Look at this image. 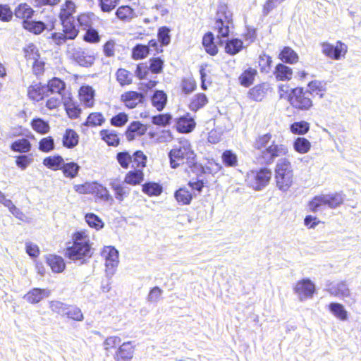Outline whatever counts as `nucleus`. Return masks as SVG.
Masks as SVG:
<instances>
[{
	"instance_id": "obj_1",
	"label": "nucleus",
	"mask_w": 361,
	"mask_h": 361,
	"mask_svg": "<svg viewBox=\"0 0 361 361\" xmlns=\"http://www.w3.org/2000/svg\"><path fill=\"white\" fill-rule=\"evenodd\" d=\"M271 133L259 135L254 143V147L260 150L259 160L262 164L270 165L275 159L288 153L286 145L276 142Z\"/></svg>"
},
{
	"instance_id": "obj_2",
	"label": "nucleus",
	"mask_w": 361,
	"mask_h": 361,
	"mask_svg": "<svg viewBox=\"0 0 361 361\" xmlns=\"http://www.w3.org/2000/svg\"><path fill=\"white\" fill-rule=\"evenodd\" d=\"M170 166L176 169L180 165L186 164L193 171L199 166L195 161V154L192 149L190 142L186 139L180 140L169 153Z\"/></svg>"
},
{
	"instance_id": "obj_3",
	"label": "nucleus",
	"mask_w": 361,
	"mask_h": 361,
	"mask_svg": "<svg viewBox=\"0 0 361 361\" xmlns=\"http://www.w3.org/2000/svg\"><path fill=\"white\" fill-rule=\"evenodd\" d=\"M66 256L70 259L85 262V257H90L92 255L90 238L85 231H78L73 235V244L66 248Z\"/></svg>"
},
{
	"instance_id": "obj_4",
	"label": "nucleus",
	"mask_w": 361,
	"mask_h": 361,
	"mask_svg": "<svg viewBox=\"0 0 361 361\" xmlns=\"http://www.w3.org/2000/svg\"><path fill=\"white\" fill-rule=\"evenodd\" d=\"M233 14L225 4H221L218 7L216 14L215 23L213 26L216 32L217 38H227L229 36L230 29L233 27Z\"/></svg>"
},
{
	"instance_id": "obj_5",
	"label": "nucleus",
	"mask_w": 361,
	"mask_h": 361,
	"mask_svg": "<svg viewBox=\"0 0 361 361\" xmlns=\"http://www.w3.org/2000/svg\"><path fill=\"white\" fill-rule=\"evenodd\" d=\"M293 176L290 162L286 158L279 159L275 169V178L279 189L286 192L292 185Z\"/></svg>"
},
{
	"instance_id": "obj_6",
	"label": "nucleus",
	"mask_w": 361,
	"mask_h": 361,
	"mask_svg": "<svg viewBox=\"0 0 361 361\" xmlns=\"http://www.w3.org/2000/svg\"><path fill=\"white\" fill-rule=\"evenodd\" d=\"M271 176V171L267 168L252 170L247 173L246 182L249 187L261 190L269 184Z\"/></svg>"
},
{
	"instance_id": "obj_7",
	"label": "nucleus",
	"mask_w": 361,
	"mask_h": 361,
	"mask_svg": "<svg viewBox=\"0 0 361 361\" xmlns=\"http://www.w3.org/2000/svg\"><path fill=\"white\" fill-rule=\"evenodd\" d=\"M288 100L291 106L298 110L307 111L313 105L310 92L305 91L302 87L292 89L288 95Z\"/></svg>"
},
{
	"instance_id": "obj_8",
	"label": "nucleus",
	"mask_w": 361,
	"mask_h": 361,
	"mask_svg": "<svg viewBox=\"0 0 361 361\" xmlns=\"http://www.w3.org/2000/svg\"><path fill=\"white\" fill-rule=\"evenodd\" d=\"M343 202L340 195H326L315 196L309 203L311 212H316L324 207L336 208Z\"/></svg>"
},
{
	"instance_id": "obj_9",
	"label": "nucleus",
	"mask_w": 361,
	"mask_h": 361,
	"mask_svg": "<svg viewBox=\"0 0 361 361\" xmlns=\"http://www.w3.org/2000/svg\"><path fill=\"white\" fill-rule=\"evenodd\" d=\"M320 47L324 55L336 61L344 58L348 51V46L341 41H337L335 44L324 42Z\"/></svg>"
},
{
	"instance_id": "obj_10",
	"label": "nucleus",
	"mask_w": 361,
	"mask_h": 361,
	"mask_svg": "<svg viewBox=\"0 0 361 361\" xmlns=\"http://www.w3.org/2000/svg\"><path fill=\"white\" fill-rule=\"evenodd\" d=\"M102 256L105 259L106 274L111 277L118 264V251L113 246L104 247Z\"/></svg>"
},
{
	"instance_id": "obj_11",
	"label": "nucleus",
	"mask_w": 361,
	"mask_h": 361,
	"mask_svg": "<svg viewBox=\"0 0 361 361\" xmlns=\"http://www.w3.org/2000/svg\"><path fill=\"white\" fill-rule=\"evenodd\" d=\"M294 292L300 301L312 298L315 292V285L309 279H303L297 282L294 287Z\"/></svg>"
},
{
	"instance_id": "obj_12",
	"label": "nucleus",
	"mask_w": 361,
	"mask_h": 361,
	"mask_svg": "<svg viewBox=\"0 0 361 361\" xmlns=\"http://www.w3.org/2000/svg\"><path fill=\"white\" fill-rule=\"evenodd\" d=\"M25 57L28 61H33L32 71L36 75H40L43 73L44 63L39 61V55L34 45L29 46L28 49L25 50Z\"/></svg>"
},
{
	"instance_id": "obj_13",
	"label": "nucleus",
	"mask_w": 361,
	"mask_h": 361,
	"mask_svg": "<svg viewBox=\"0 0 361 361\" xmlns=\"http://www.w3.org/2000/svg\"><path fill=\"white\" fill-rule=\"evenodd\" d=\"M121 100L128 109H134L139 104H142L145 100V95L141 92L129 91L124 92L121 96Z\"/></svg>"
},
{
	"instance_id": "obj_14",
	"label": "nucleus",
	"mask_w": 361,
	"mask_h": 361,
	"mask_svg": "<svg viewBox=\"0 0 361 361\" xmlns=\"http://www.w3.org/2000/svg\"><path fill=\"white\" fill-rule=\"evenodd\" d=\"M135 347L132 341L124 342L118 348L114 355L116 361H131L133 357Z\"/></svg>"
},
{
	"instance_id": "obj_15",
	"label": "nucleus",
	"mask_w": 361,
	"mask_h": 361,
	"mask_svg": "<svg viewBox=\"0 0 361 361\" xmlns=\"http://www.w3.org/2000/svg\"><path fill=\"white\" fill-rule=\"evenodd\" d=\"M50 295V290L48 289H42L34 288L27 292L23 298L29 303L36 304L43 299L48 298Z\"/></svg>"
},
{
	"instance_id": "obj_16",
	"label": "nucleus",
	"mask_w": 361,
	"mask_h": 361,
	"mask_svg": "<svg viewBox=\"0 0 361 361\" xmlns=\"http://www.w3.org/2000/svg\"><path fill=\"white\" fill-rule=\"evenodd\" d=\"M195 122L189 114L176 119V129L182 133H190L195 127Z\"/></svg>"
},
{
	"instance_id": "obj_17",
	"label": "nucleus",
	"mask_w": 361,
	"mask_h": 361,
	"mask_svg": "<svg viewBox=\"0 0 361 361\" xmlns=\"http://www.w3.org/2000/svg\"><path fill=\"white\" fill-rule=\"evenodd\" d=\"M28 97L35 102H39L44 99L45 96L48 97L47 94V87L45 85H42L41 83L32 85L27 90Z\"/></svg>"
},
{
	"instance_id": "obj_18",
	"label": "nucleus",
	"mask_w": 361,
	"mask_h": 361,
	"mask_svg": "<svg viewBox=\"0 0 361 361\" xmlns=\"http://www.w3.org/2000/svg\"><path fill=\"white\" fill-rule=\"evenodd\" d=\"M147 131V128L145 125L140 121H133L128 127L126 132V138L128 140L131 141L135 139L136 136L144 135Z\"/></svg>"
},
{
	"instance_id": "obj_19",
	"label": "nucleus",
	"mask_w": 361,
	"mask_h": 361,
	"mask_svg": "<svg viewBox=\"0 0 361 361\" xmlns=\"http://www.w3.org/2000/svg\"><path fill=\"white\" fill-rule=\"evenodd\" d=\"M109 185L114 191L115 198L119 202H122L130 194V188L124 185L123 183H120L117 180L111 181Z\"/></svg>"
},
{
	"instance_id": "obj_20",
	"label": "nucleus",
	"mask_w": 361,
	"mask_h": 361,
	"mask_svg": "<svg viewBox=\"0 0 361 361\" xmlns=\"http://www.w3.org/2000/svg\"><path fill=\"white\" fill-rule=\"evenodd\" d=\"M219 43L223 44L224 42H226L225 46V51L230 55H235L240 52L243 47V42L238 39H231L230 40L227 38L219 39Z\"/></svg>"
},
{
	"instance_id": "obj_21",
	"label": "nucleus",
	"mask_w": 361,
	"mask_h": 361,
	"mask_svg": "<svg viewBox=\"0 0 361 361\" xmlns=\"http://www.w3.org/2000/svg\"><path fill=\"white\" fill-rule=\"evenodd\" d=\"M328 292L336 297L345 298L350 295V290L343 281L331 284L328 288Z\"/></svg>"
},
{
	"instance_id": "obj_22",
	"label": "nucleus",
	"mask_w": 361,
	"mask_h": 361,
	"mask_svg": "<svg viewBox=\"0 0 361 361\" xmlns=\"http://www.w3.org/2000/svg\"><path fill=\"white\" fill-rule=\"evenodd\" d=\"M80 101L84 104L90 107L94 104V90L90 86H82L79 91Z\"/></svg>"
},
{
	"instance_id": "obj_23",
	"label": "nucleus",
	"mask_w": 361,
	"mask_h": 361,
	"mask_svg": "<svg viewBox=\"0 0 361 361\" xmlns=\"http://www.w3.org/2000/svg\"><path fill=\"white\" fill-rule=\"evenodd\" d=\"M144 180V173L141 169L128 171L124 178L123 183L131 185H140Z\"/></svg>"
},
{
	"instance_id": "obj_24",
	"label": "nucleus",
	"mask_w": 361,
	"mask_h": 361,
	"mask_svg": "<svg viewBox=\"0 0 361 361\" xmlns=\"http://www.w3.org/2000/svg\"><path fill=\"white\" fill-rule=\"evenodd\" d=\"M274 74L278 80L288 81L292 78L293 70L283 63H279L275 67Z\"/></svg>"
},
{
	"instance_id": "obj_25",
	"label": "nucleus",
	"mask_w": 361,
	"mask_h": 361,
	"mask_svg": "<svg viewBox=\"0 0 361 361\" xmlns=\"http://www.w3.org/2000/svg\"><path fill=\"white\" fill-rule=\"evenodd\" d=\"M279 58L284 63L293 64L298 61V54L290 47H285L279 54Z\"/></svg>"
},
{
	"instance_id": "obj_26",
	"label": "nucleus",
	"mask_w": 361,
	"mask_h": 361,
	"mask_svg": "<svg viewBox=\"0 0 361 361\" xmlns=\"http://www.w3.org/2000/svg\"><path fill=\"white\" fill-rule=\"evenodd\" d=\"M47 262L51 270L56 273L62 272L66 267L64 260L60 256L49 255L47 259Z\"/></svg>"
},
{
	"instance_id": "obj_27",
	"label": "nucleus",
	"mask_w": 361,
	"mask_h": 361,
	"mask_svg": "<svg viewBox=\"0 0 361 361\" xmlns=\"http://www.w3.org/2000/svg\"><path fill=\"white\" fill-rule=\"evenodd\" d=\"M307 86L309 88L307 91L310 92V95L315 94L320 98L324 97V92L326 90V82L322 80H312L308 83Z\"/></svg>"
},
{
	"instance_id": "obj_28",
	"label": "nucleus",
	"mask_w": 361,
	"mask_h": 361,
	"mask_svg": "<svg viewBox=\"0 0 361 361\" xmlns=\"http://www.w3.org/2000/svg\"><path fill=\"white\" fill-rule=\"evenodd\" d=\"M174 197L181 205L189 204L192 200V195L186 188H180L175 192Z\"/></svg>"
},
{
	"instance_id": "obj_29",
	"label": "nucleus",
	"mask_w": 361,
	"mask_h": 361,
	"mask_svg": "<svg viewBox=\"0 0 361 361\" xmlns=\"http://www.w3.org/2000/svg\"><path fill=\"white\" fill-rule=\"evenodd\" d=\"M329 310L334 316L340 320L345 321L348 319V312L342 304L338 302H331L329 305Z\"/></svg>"
},
{
	"instance_id": "obj_30",
	"label": "nucleus",
	"mask_w": 361,
	"mask_h": 361,
	"mask_svg": "<svg viewBox=\"0 0 361 361\" xmlns=\"http://www.w3.org/2000/svg\"><path fill=\"white\" fill-rule=\"evenodd\" d=\"M79 137L72 129H67L63 137V145L67 148H73L78 144Z\"/></svg>"
},
{
	"instance_id": "obj_31",
	"label": "nucleus",
	"mask_w": 361,
	"mask_h": 361,
	"mask_svg": "<svg viewBox=\"0 0 361 361\" xmlns=\"http://www.w3.org/2000/svg\"><path fill=\"white\" fill-rule=\"evenodd\" d=\"M47 87V92H49L52 94H63L65 90V82L58 78H54L49 81Z\"/></svg>"
},
{
	"instance_id": "obj_32",
	"label": "nucleus",
	"mask_w": 361,
	"mask_h": 361,
	"mask_svg": "<svg viewBox=\"0 0 361 361\" xmlns=\"http://www.w3.org/2000/svg\"><path fill=\"white\" fill-rule=\"evenodd\" d=\"M208 103V99L204 93L195 94L189 105V108L192 111H197L204 107Z\"/></svg>"
},
{
	"instance_id": "obj_33",
	"label": "nucleus",
	"mask_w": 361,
	"mask_h": 361,
	"mask_svg": "<svg viewBox=\"0 0 361 361\" xmlns=\"http://www.w3.org/2000/svg\"><path fill=\"white\" fill-rule=\"evenodd\" d=\"M23 26L25 30L36 35L40 34L46 28V25L43 22L30 20H23Z\"/></svg>"
},
{
	"instance_id": "obj_34",
	"label": "nucleus",
	"mask_w": 361,
	"mask_h": 361,
	"mask_svg": "<svg viewBox=\"0 0 361 361\" xmlns=\"http://www.w3.org/2000/svg\"><path fill=\"white\" fill-rule=\"evenodd\" d=\"M257 71L255 68H248L239 77V81L241 85L244 87L250 86L253 82Z\"/></svg>"
},
{
	"instance_id": "obj_35",
	"label": "nucleus",
	"mask_w": 361,
	"mask_h": 361,
	"mask_svg": "<svg viewBox=\"0 0 361 361\" xmlns=\"http://www.w3.org/2000/svg\"><path fill=\"white\" fill-rule=\"evenodd\" d=\"M75 61L82 66H90L93 63L94 59L91 56L85 55V52L80 49L75 50L73 54Z\"/></svg>"
},
{
	"instance_id": "obj_36",
	"label": "nucleus",
	"mask_w": 361,
	"mask_h": 361,
	"mask_svg": "<svg viewBox=\"0 0 361 361\" xmlns=\"http://www.w3.org/2000/svg\"><path fill=\"white\" fill-rule=\"evenodd\" d=\"M61 24L63 26V32L67 35L68 39H74L78 36V30L76 27L75 18L72 20H66Z\"/></svg>"
},
{
	"instance_id": "obj_37",
	"label": "nucleus",
	"mask_w": 361,
	"mask_h": 361,
	"mask_svg": "<svg viewBox=\"0 0 361 361\" xmlns=\"http://www.w3.org/2000/svg\"><path fill=\"white\" fill-rule=\"evenodd\" d=\"M102 139L110 146H117L119 144L118 135L114 130H102L100 131Z\"/></svg>"
},
{
	"instance_id": "obj_38",
	"label": "nucleus",
	"mask_w": 361,
	"mask_h": 361,
	"mask_svg": "<svg viewBox=\"0 0 361 361\" xmlns=\"http://www.w3.org/2000/svg\"><path fill=\"white\" fill-rule=\"evenodd\" d=\"M43 164L47 168L56 171L61 169L63 164V159L59 155L49 157L44 159Z\"/></svg>"
},
{
	"instance_id": "obj_39",
	"label": "nucleus",
	"mask_w": 361,
	"mask_h": 361,
	"mask_svg": "<svg viewBox=\"0 0 361 361\" xmlns=\"http://www.w3.org/2000/svg\"><path fill=\"white\" fill-rule=\"evenodd\" d=\"M32 8L26 4H21L15 10V16L21 19L30 20L33 15Z\"/></svg>"
},
{
	"instance_id": "obj_40",
	"label": "nucleus",
	"mask_w": 361,
	"mask_h": 361,
	"mask_svg": "<svg viewBox=\"0 0 361 361\" xmlns=\"http://www.w3.org/2000/svg\"><path fill=\"white\" fill-rule=\"evenodd\" d=\"M166 101V94L163 91H156L152 97V105L158 111H161L164 108Z\"/></svg>"
},
{
	"instance_id": "obj_41",
	"label": "nucleus",
	"mask_w": 361,
	"mask_h": 361,
	"mask_svg": "<svg viewBox=\"0 0 361 361\" xmlns=\"http://www.w3.org/2000/svg\"><path fill=\"white\" fill-rule=\"evenodd\" d=\"M11 149L14 152L25 153L30 150L31 144L28 140L22 138L13 142L11 145Z\"/></svg>"
},
{
	"instance_id": "obj_42",
	"label": "nucleus",
	"mask_w": 361,
	"mask_h": 361,
	"mask_svg": "<svg viewBox=\"0 0 361 361\" xmlns=\"http://www.w3.org/2000/svg\"><path fill=\"white\" fill-rule=\"evenodd\" d=\"M147 156L142 151H136L132 155L133 167L141 169L146 166Z\"/></svg>"
},
{
	"instance_id": "obj_43",
	"label": "nucleus",
	"mask_w": 361,
	"mask_h": 361,
	"mask_svg": "<svg viewBox=\"0 0 361 361\" xmlns=\"http://www.w3.org/2000/svg\"><path fill=\"white\" fill-rule=\"evenodd\" d=\"M80 166L75 162H69L63 164L61 170L66 177L73 178L77 176L80 170Z\"/></svg>"
},
{
	"instance_id": "obj_44",
	"label": "nucleus",
	"mask_w": 361,
	"mask_h": 361,
	"mask_svg": "<svg viewBox=\"0 0 361 361\" xmlns=\"http://www.w3.org/2000/svg\"><path fill=\"white\" fill-rule=\"evenodd\" d=\"M310 147L311 144L310 141L305 137H299L293 142L294 149L300 154L308 152Z\"/></svg>"
},
{
	"instance_id": "obj_45",
	"label": "nucleus",
	"mask_w": 361,
	"mask_h": 361,
	"mask_svg": "<svg viewBox=\"0 0 361 361\" xmlns=\"http://www.w3.org/2000/svg\"><path fill=\"white\" fill-rule=\"evenodd\" d=\"M32 129L38 133L46 134L49 131V123L40 118H34L31 122Z\"/></svg>"
},
{
	"instance_id": "obj_46",
	"label": "nucleus",
	"mask_w": 361,
	"mask_h": 361,
	"mask_svg": "<svg viewBox=\"0 0 361 361\" xmlns=\"http://www.w3.org/2000/svg\"><path fill=\"white\" fill-rule=\"evenodd\" d=\"M142 192L149 196H157L161 193L162 187L158 183L149 182L142 185Z\"/></svg>"
},
{
	"instance_id": "obj_47",
	"label": "nucleus",
	"mask_w": 361,
	"mask_h": 361,
	"mask_svg": "<svg viewBox=\"0 0 361 361\" xmlns=\"http://www.w3.org/2000/svg\"><path fill=\"white\" fill-rule=\"evenodd\" d=\"M104 121L105 118L102 114L94 112L87 116L84 125L86 126H102Z\"/></svg>"
},
{
	"instance_id": "obj_48",
	"label": "nucleus",
	"mask_w": 361,
	"mask_h": 361,
	"mask_svg": "<svg viewBox=\"0 0 361 361\" xmlns=\"http://www.w3.org/2000/svg\"><path fill=\"white\" fill-rule=\"evenodd\" d=\"M221 159L227 167H235L238 165L237 155L231 150H226L223 152Z\"/></svg>"
},
{
	"instance_id": "obj_49",
	"label": "nucleus",
	"mask_w": 361,
	"mask_h": 361,
	"mask_svg": "<svg viewBox=\"0 0 361 361\" xmlns=\"http://www.w3.org/2000/svg\"><path fill=\"white\" fill-rule=\"evenodd\" d=\"M116 15L120 20H129L134 17V11L128 6H120L116 12Z\"/></svg>"
},
{
	"instance_id": "obj_50",
	"label": "nucleus",
	"mask_w": 361,
	"mask_h": 361,
	"mask_svg": "<svg viewBox=\"0 0 361 361\" xmlns=\"http://www.w3.org/2000/svg\"><path fill=\"white\" fill-rule=\"evenodd\" d=\"M94 15L93 13H82L78 17V22L83 30L91 28Z\"/></svg>"
},
{
	"instance_id": "obj_51",
	"label": "nucleus",
	"mask_w": 361,
	"mask_h": 361,
	"mask_svg": "<svg viewBox=\"0 0 361 361\" xmlns=\"http://www.w3.org/2000/svg\"><path fill=\"white\" fill-rule=\"evenodd\" d=\"M271 63L272 60L270 56L263 54L259 56L258 63L262 73H269L271 70Z\"/></svg>"
},
{
	"instance_id": "obj_52",
	"label": "nucleus",
	"mask_w": 361,
	"mask_h": 361,
	"mask_svg": "<svg viewBox=\"0 0 361 361\" xmlns=\"http://www.w3.org/2000/svg\"><path fill=\"white\" fill-rule=\"evenodd\" d=\"M150 53V48L147 45L137 44L133 49V57L135 59L145 58Z\"/></svg>"
},
{
	"instance_id": "obj_53",
	"label": "nucleus",
	"mask_w": 361,
	"mask_h": 361,
	"mask_svg": "<svg viewBox=\"0 0 361 361\" xmlns=\"http://www.w3.org/2000/svg\"><path fill=\"white\" fill-rule=\"evenodd\" d=\"M309 129L310 124L305 121L295 122L290 126V130L294 134L303 135L305 134Z\"/></svg>"
},
{
	"instance_id": "obj_54",
	"label": "nucleus",
	"mask_w": 361,
	"mask_h": 361,
	"mask_svg": "<svg viewBox=\"0 0 361 361\" xmlns=\"http://www.w3.org/2000/svg\"><path fill=\"white\" fill-rule=\"evenodd\" d=\"M63 104L68 116L76 118L81 113V109L71 101H63Z\"/></svg>"
},
{
	"instance_id": "obj_55",
	"label": "nucleus",
	"mask_w": 361,
	"mask_h": 361,
	"mask_svg": "<svg viewBox=\"0 0 361 361\" xmlns=\"http://www.w3.org/2000/svg\"><path fill=\"white\" fill-rule=\"evenodd\" d=\"M170 30L167 27H161L158 30V41L162 46L169 44L171 42V36L169 35Z\"/></svg>"
},
{
	"instance_id": "obj_56",
	"label": "nucleus",
	"mask_w": 361,
	"mask_h": 361,
	"mask_svg": "<svg viewBox=\"0 0 361 361\" xmlns=\"http://www.w3.org/2000/svg\"><path fill=\"white\" fill-rule=\"evenodd\" d=\"M39 149L44 152H49L54 149V141L52 137L42 138L39 142Z\"/></svg>"
},
{
	"instance_id": "obj_57",
	"label": "nucleus",
	"mask_w": 361,
	"mask_h": 361,
	"mask_svg": "<svg viewBox=\"0 0 361 361\" xmlns=\"http://www.w3.org/2000/svg\"><path fill=\"white\" fill-rule=\"evenodd\" d=\"M116 160L123 169H128L132 162V156L128 152H121L116 154Z\"/></svg>"
},
{
	"instance_id": "obj_58",
	"label": "nucleus",
	"mask_w": 361,
	"mask_h": 361,
	"mask_svg": "<svg viewBox=\"0 0 361 361\" xmlns=\"http://www.w3.org/2000/svg\"><path fill=\"white\" fill-rule=\"evenodd\" d=\"M65 315H66L68 318L72 319L75 321H82L83 320V314L81 312V310L77 307H68L66 311Z\"/></svg>"
},
{
	"instance_id": "obj_59",
	"label": "nucleus",
	"mask_w": 361,
	"mask_h": 361,
	"mask_svg": "<svg viewBox=\"0 0 361 361\" xmlns=\"http://www.w3.org/2000/svg\"><path fill=\"white\" fill-rule=\"evenodd\" d=\"M85 221L90 227L96 229H99L103 227V222L95 214L92 213L87 214L85 215Z\"/></svg>"
},
{
	"instance_id": "obj_60",
	"label": "nucleus",
	"mask_w": 361,
	"mask_h": 361,
	"mask_svg": "<svg viewBox=\"0 0 361 361\" xmlns=\"http://www.w3.org/2000/svg\"><path fill=\"white\" fill-rule=\"evenodd\" d=\"M118 82L121 85H128L131 83L132 79L130 73L126 69H118L116 73Z\"/></svg>"
},
{
	"instance_id": "obj_61",
	"label": "nucleus",
	"mask_w": 361,
	"mask_h": 361,
	"mask_svg": "<svg viewBox=\"0 0 361 361\" xmlns=\"http://www.w3.org/2000/svg\"><path fill=\"white\" fill-rule=\"evenodd\" d=\"M164 61L159 57L152 58L149 60V66L148 67L153 73H159L163 69Z\"/></svg>"
},
{
	"instance_id": "obj_62",
	"label": "nucleus",
	"mask_w": 361,
	"mask_h": 361,
	"mask_svg": "<svg viewBox=\"0 0 361 361\" xmlns=\"http://www.w3.org/2000/svg\"><path fill=\"white\" fill-rule=\"evenodd\" d=\"M63 101V94H56L47 99L46 106L49 109H54L57 108Z\"/></svg>"
},
{
	"instance_id": "obj_63",
	"label": "nucleus",
	"mask_w": 361,
	"mask_h": 361,
	"mask_svg": "<svg viewBox=\"0 0 361 361\" xmlns=\"http://www.w3.org/2000/svg\"><path fill=\"white\" fill-rule=\"evenodd\" d=\"M249 94L252 99L261 101L264 97L265 92L262 86L257 85L250 90Z\"/></svg>"
},
{
	"instance_id": "obj_64",
	"label": "nucleus",
	"mask_w": 361,
	"mask_h": 361,
	"mask_svg": "<svg viewBox=\"0 0 361 361\" xmlns=\"http://www.w3.org/2000/svg\"><path fill=\"white\" fill-rule=\"evenodd\" d=\"M85 30H86V33L83 37L85 41H86L87 42H90V43H97V42H99L100 37L98 34V32L95 29H93L92 27H91V28H88Z\"/></svg>"
}]
</instances>
